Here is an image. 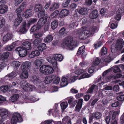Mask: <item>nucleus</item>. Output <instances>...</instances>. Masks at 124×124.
Masks as SVG:
<instances>
[{
	"label": "nucleus",
	"instance_id": "f257e3e1",
	"mask_svg": "<svg viewBox=\"0 0 124 124\" xmlns=\"http://www.w3.org/2000/svg\"><path fill=\"white\" fill-rule=\"evenodd\" d=\"M97 28L96 26H93L91 27L88 30L84 28H82L78 31L77 35L79 39H85L88 37H90Z\"/></svg>",
	"mask_w": 124,
	"mask_h": 124
},
{
	"label": "nucleus",
	"instance_id": "f03ea898",
	"mask_svg": "<svg viewBox=\"0 0 124 124\" xmlns=\"http://www.w3.org/2000/svg\"><path fill=\"white\" fill-rule=\"evenodd\" d=\"M62 45L63 46L67 47L71 50H73L75 46H77L76 42L73 41L72 37H70L65 38L63 40Z\"/></svg>",
	"mask_w": 124,
	"mask_h": 124
},
{
	"label": "nucleus",
	"instance_id": "7ed1b4c3",
	"mask_svg": "<svg viewBox=\"0 0 124 124\" xmlns=\"http://www.w3.org/2000/svg\"><path fill=\"white\" fill-rule=\"evenodd\" d=\"M105 75H104V76H103V75H102V76L103 77L102 78V79H101V76L98 79H96L97 82H99L101 80H102V82L101 83H99V85H101L103 84L104 83H105L106 82H109L110 81V80L111 79H112V80H114L113 81V83H114L115 84H116V76H108L107 78H106L105 76Z\"/></svg>",
	"mask_w": 124,
	"mask_h": 124
},
{
	"label": "nucleus",
	"instance_id": "20e7f679",
	"mask_svg": "<svg viewBox=\"0 0 124 124\" xmlns=\"http://www.w3.org/2000/svg\"><path fill=\"white\" fill-rule=\"evenodd\" d=\"M54 71L53 68L48 65H42L40 69V72L45 75L51 74Z\"/></svg>",
	"mask_w": 124,
	"mask_h": 124
},
{
	"label": "nucleus",
	"instance_id": "39448f33",
	"mask_svg": "<svg viewBox=\"0 0 124 124\" xmlns=\"http://www.w3.org/2000/svg\"><path fill=\"white\" fill-rule=\"evenodd\" d=\"M102 116V114L98 112H96L91 114L89 116V123L91 122L93 118H95L96 120L100 119Z\"/></svg>",
	"mask_w": 124,
	"mask_h": 124
},
{
	"label": "nucleus",
	"instance_id": "423d86ee",
	"mask_svg": "<svg viewBox=\"0 0 124 124\" xmlns=\"http://www.w3.org/2000/svg\"><path fill=\"white\" fill-rule=\"evenodd\" d=\"M22 119L20 114L16 113L14 115L12 118L11 122L13 124H16L17 122H21Z\"/></svg>",
	"mask_w": 124,
	"mask_h": 124
},
{
	"label": "nucleus",
	"instance_id": "0eeeda50",
	"mask_svg": "<svg viewBox=\"0 0 124 124\" xmlns=\"http://www.w3.org/2000/svg\"><path fill=\"white\" fill-rule=\"evenodd\" d=\"M108 42L109 43H110L111 42L113 43V44L111 46V49L113 56L115 57L116 52V40L114 38H113L112 40H109Z\"/></svg>",
	"mask_w": 124,
	"mask_h": 124
},
{
	"label": "nucleus",
	"instance_id": "6e6552de",
	"mask_svg": "<svg viewBox=\"0 0 124 124\" xmlns=\"http://www.w3.org/2000/svg\"><path fill=\"white\" fill-rule=\"evenodd\" d=\"M30 80L37 85H40L42 81L39 79V77L35 75H32L31 76L30 78Z\"/></svg>",
	"mask_w": 124,
	"mask_h": 124
},
{
	"label": "nucleus",
	"instance_id": "1a4fd4ad",
	"mask_svg": "<svg viewBox=\"0 0 124 124\" xmlns=\"http://www.w3.org/2000/svg\"><path fill=\"white\" fill-rule=\"evenodd\" d=\"M26 49L23 47H20L17 48L16 50L18 52L19 56L21 57H24L27 54Z\"/></svg>",
	"mask_w": 124,
	"mask_h": 124
},
{
	"label": "nucleus",
	"instance_id": "9d476101",
	"mask_svg": "<svg viewBox=\"0 0 124 124\" xmlns=\"http://www.w3.org/2000/svg\"><path fill=\"white\" fill-rule=\"evenodd\" d=\"M47 60L51 63L54 67L56 68L57 67V63L55 57L53 56H49L46 58Z\"/></svg>",
	"mask_w": 124,
	"mask_h": 124
},
{
	"label": "nucleus",
	"instance_id": "9b49d317",
	"mask_svg": "<svg viewBox=\"0 0 124 124\" xmlns=\"http://www.w3.org/2000/svg\"><path fill=\"white\" fill-rule=\"evenodd\" d=\"M8 112L5 109H2L0 110V115L1 118L4 120L8 117Z\"/></svg>",
	"mask_w": 124,
	"mask_h": 124
},
{
	"label": "nucleus",
	"instance_id": "f8f14e48",
	"mask_svg": "<svg viewBox=\"0 0 124 124\" xmlns=\"http://www.w3.org/2000/svg\"><path fill=\"white\" fill-rule=\"evenodd\" d=\"M47 16H45V17H42L37 22V25L40 26L41 28L47 22Z\"/></svg>",
	"mask_w": 124,
	"mask_h": 124
},
{
	"label": "nucleus",
	"instance_id": "ddd939ff",
	"mask_svg": "<svg viewBox=\"0 0 124 124\" xmlns=\"http://www.w3.org/2000/svg\"><path fill=\"white\" fill-rule=\"evenodd\" d=\"M83 101V100L82 99H80L78 100V102L75 108V110L79 112L82 107Z\"/></svg>",
	"mask_w": 124,
	"mask_h": 124
},
{
	"label": "nucleus",
	"instance_id": "4468645a",
	"mask_svg": "<svg viewBox=\"0 0 124 124\" xmlns=\"http://www.w3.org/2000/svg\"><path fill=\"white\" fill-rule=\"evenodd\" d=\"M4 3H3L2 5L0 6V13L3 14L7 12L8 9V7L5 5L6 2L5 1Z\"/></svg>",
	"mask_w": 124,
	"mask_h": 124
},
{
	"label": "nucleus",
	"instance_id": "2eb2a0df",
	"mask_svg": "<svg viewBox=\"0 0 124 124\" xmlns=\"http://www.w3.org/2000/svg\"><path fill=\"white\" fill-rule=\"evenodd\" d=\"M9 55V53L8 52H4L1 56H0V59L3 62H6Z\"/></svg>",
	"mask_w": 124,
	"mask_h": 124
},
{
	"label": "nucleus",
	"instance_id": "dca6fc26",
	"mask_svg": "<svg viewBox=\"0 0 124 124\" xmlns=\"http://www.w3.org/2000/svg\"><path fill=\"white\" fill-rule=\"evenodd\" d=\"M124 43V41L122 39H118L117 41V50L121 49L123 46Z\"/></svg>",
	"mask_w": 124,
	"mask_h": 124
},
{
	"label": "nucleus",
	"instance_id": "f3484780",
	"mask_svg": "<svg viewBox=\"0 0 124 124\" xmlns=\"http://www.w3.org/2000/svg\"><path fill=\"white\" fill-rule=\"evenodd\" d=\"M22 66L23 67V70L28 71L31 67V62L29 61L25 62L22 65Z\"/></svg>",
	"mask_w": 124,
	"mask_h": 124
},
{
	"label": "nucleus",
	"instance_id": "a211bd4d",
	"mask_svg": "<svg viewBox=\"0 0 124 124\" xmlns=\"http://www.w3.org/2000/svg\"><path fill=\"white\" fill-rule=\"evenodd\" d=\"M26 23L24 22L22 25L20 27V29L19 32L21 34H24L26 33L27 31V29L26 28Z\"/></svg>",
	"mask_w": 124,
	"mask_h": 124
},
{
	"label": "nucleus",
	"instance_id": "6ab92c4d",
	"mask_svg": "<svg viewBox=\"0 0 124 124\" xmlns=\"http://www.w3.org/2000/svg\"><path fill=\"white\" fill-rule=\"evenodd\" d=\"M55 77V76L54 75H51L50 76H47L45 78L44 82L46 84H48L50 83Z\"/></svg>",
	"mask_w": 124,
	"mask_h": 124
},
{
	"label": "nucleus",
	"instance_id": "aec40b11",
	"mask_svg": "<svg viewBox=\"0 0 124 124\" xmlns=\"http://www.w3.org/2000/svg\"><path fill=\"white\" fill-rule=\"evenodd\" d=\"M22 45L23 48L27 50H31L32 48L31 43L28 41L23 42Z\"/></svg>",
	"mask_w": 124,
	"mask_h": 124
},
{
	"label": "nucleus",
	"instance_id": "412c9836",
	"mask_svg": "<svg viewBox=\"0 0 124 124\" xmlns=\"http://www.w3.org/2000/svg\"><path fill=\"white\" fill-rule=\"evenodd\" d=\"M98 16V12L97 10L93 11L89 14V17L91 19H96Z\"/></svg>",
	"mask_w": 124,
	"mask_h": 124
},
{
	"label": "nucleus",
	"instance_id": "4be33fe9",
	"mask_svg": "<svg viewBox=\"0 0 124 124\" xmlns=\"http://www.w3.org/2000/svg\"><path fill=\"white\" fill-rule=\"evenodd\" d=\"M13 37V35L10 33H7L3 37V40L4 42H7L10 40Z\"/></svg>",
	"mask_w": 124,
	"mask_h": 124
},
{
	"label": "nucleus",
	"instance_id": "5701e85b",
	"mask_svg": "<svg viewBox=\"0 0 124 124\" xmlns=\"http://www.w3.org/2000/svg\"><path fill=\"white\" fill-rule=\"evenodd\" d=\"M44 60L41 59H36L34 63L37 68H38L43 63Z\"/></svg>",
	"mask_w": 124,
	"mask_h": 124
},
{
	"label": "nucleus",
	"instance_id": "b1692460",
	"mask_svg": "<svg viewBox=\"0 0 124 124\" xmlns=\"http://www.w3.org/2000/svg\"><path fill=\"white\" fill-rule=\"evenodd\" d=\"M22 18L21 16H17V17L15 19L14 21V24L15 27H17L21 22Z\"/></svg>",
	"mask_w": 124,
	"mask_h": 124
},
{
	"label": "nucleus",
	"instance_id": "393cba45",
	"mask_svg": "<svg viewBox=\"0 0 124 124\" xmlns=\"http://www.w3.org/2000/svg\"><path fill=\"white\" fill-rule=\"evenodd\" d=\"M110 71H113L115 73H116V66H114L111 68L105 71L103 74V76H104L106 74Z\"/></svg>",
	"mask_w": 124,
	"mask_h": 124
},
{
	"label": "nucleus",
	"instance_id": "a878e982",
	"mask_svg": "<svg viewBox=\"0 0 124 124\" xmlns=\"http://www.w3.org/2000/svg\"><path fill=\"white\" fill-rule=\"evenodd\" d=\"M67 78L65 77H62L61 79L60 83L61 86L62 87L66 86L68 84Z\"/></svg>",
	"mask_w": 124,
	"mask_h": 124
},
{
	"label": "nucleus",
	"instance_id": "bb28decb",
	"mask_svg": "<svg viewBox=\"0 0 124 124\" xmlns=\"http://www.w3.org/2000/svg\"><path fill=\"white\" fill-rule=\"evenodd\" d=\"M19 97V94H14L10 97L9 101L13 102H15L17 100Z\"/></svg>",
	"mask_w": 124,
	"mask_h": 124
},
{
	"label": "nucleus",
	"instance_id": "cd10ccee",
	"mask_svg": "<svg viewBox=\"0 0 124 124\" xmlns=\"http://www.w3.org/2000/svg\"><path fill=\"white\" fill-rule=\"evenodd\" d=\"M28 77V71L23 70L21 74L20 78L23 79H26Z\"/></svg>",
	"mask_w": 124,
	"mask_h": 124
},
{
	"label": "nucleus",
	"instance_id": "c85d7f7f",
	"mask_svg": "<svg viewBox=\"0 0 124 124\" xmlns=\"http://www.w3.org/2000/svg\"><path fill=\"white\" fill-rule=\"evenodd\" d=\"M40 54L39 52L37 50H36L33 51L30 53L29 55V57L30 58H33L35 56H37L39 55Z\"/></svg>",
	"mask_w": 124,
	"mask_h": 124
},
{
	"label": "nucleus",
	"instance_id": "c756f323",
	"mask_svg": "<svg viewBox=\"0 0 124 124\" xmlns=\"http://www.w3.org/2000/svg\"><path fill=\"white\" fill-rule=\"evenodd\" d=\"M42 8V5L39 3L36 4L34 7V10L36 12H38L41 10Z\"/></svg>",
	"mask_w": 124,
	"mask_h": 124
},
{
	"label": "nucleus",
	"instance_id": "7c9ffc66",
	"mask_svg": "<svg viewBox=\"0 0 124 124\" xmlns=\"http://www.w3.org/2000/svg\"><path fill=\"white\" fill-rule=\"evenodd\" d=\"M103 35H101L99 39H100L101 41H100L98 42L97 43H96L94 44V47L95 49H96L99 47L103 43L101 41L103 39Z\"/></svg>",
	"mask_w": 124,
	"mask_h": 124
},
{
	"label": "nucleus",
	"instance_id": "2f4dec72",
	"mask_svg": "<svg viewBox=\"0 0 124 124\" xmlns=\"http://www.w3.org/2000/svg\"><path fill=\"white\" fill-rule=\"evenodd\" d=\"M16 45V42H14L11 45L6 46L5 49L8 51H11L15 47Z\"/></svg>",
	"mask_w": 124,
	"mask_h": 124
},
{
	"label": "nucleus",
	"instance_id": "473e14b6",
	"mask_svg": "<svg viewBox=\"0 0 124 124\" xmlns=\"http://www.w3.org/2000/svg\"><path fill=\"white\" fill-rule=\"evenodd\" d=\"M69 13V11L67 9H64L61 11L60 12L61 18L67 16Z\"/></svg>",
	"mask_w": 124,
	"mask_h": 124
},
{
	"label": "nucleus",
	"instance_id": "72a5a7b5",
	"mask_svg": "<svg viewBox=\"0 0 124 124\" xmlns=\"http://www.w3.org/2000/svg\"><path fill=\"white\" fill-rule=\"evenodd\" d=\"M16 74L15 72H12L5 77V79L7 80H9V79H12L16 77Z\"/></svg>",
	"mask_w": 124,
	"mask_h": 124
},
{
	"label": "nucleus",
	"instance_id": "f704fd0d",
	"mask_svg": "<svg viewBox=\"0 0 124 124\" xmlns=\"http://www.w3.org/2000/svg\"><path fill=\"white\" fill-rule=\"evenodd\" d=\"M20 65V62L18 61H13L11 64L12 66L15 69H18Z\"/></svg>",
	"mask_w": 124,
	"mask_h": 124
},
{
	"label": "nucleus",
	"instance_id": "c9c22d12",
	"mask_svg": "<svg viewBox=\"0 0 124 124\" xmlns=\"http://www.w3.org/2000/svg\"><path fill=\"white\" fill-rule=\"evenodd\" d=\"M46 45L44 43H42L40 44L38 47V49L41 51L46 49Z\"/></svg>",
	"mask_w": 124,
	"mask_h": 124
},
{
	"label": "nucleus",
	"instance_id": "e433bc0d",
	"mask_svg": "<svg viewBox=\"0 0 124 124\" xmlns=\"http://www.w3.org/2000/svg\"><path fill=\"white\" fill-rule=\"evenodd\" d=\"M124 11V9L122 8H120L119 9L118 12L119 13V14L117 15V21H119L121 19V15L123 12Z\"/></svg>",
	"mask_w": 124,
	"mask_h": 124
},
{
	"label": "nucleus",
	"instance_id": "4c0bfd02",
	"mask_svg": "<svg viewBox=\"0 0 124 124\" xmlns=\"http://www.w3.org/2000/svg\"><path fill=\"white\" fill-rule=\"evenodd\" d=\"M32 11L29 10H26L23 14L24 16L26 18L31 16L32 14Z\"/></svg>",
	"mask_w": 124,
	"mask_h": 124
},
{
	"label": "nucleus",
	"instance_id": "58836bf2",
	"mask_svg": "<svg viewBox=\"0 0 124 124\" xmlns=\"http://www.w3.org/2000/svg\"><path fill=\"white\" fill-rule=\"evenodd\" d=\"M20 85L21 87L25 91L26 87L27 86V85H28V83L26 81L23 80L21 82Z\"/></svg>",
	"mask_w": 124,
	"mask_h": 124
},
{
	"label": "nucleus",
	"instance_id": "ea45409f",
	"mask_svg": "<svg viewBox=\"0 0 124 124\" xmlns=\"http://www.w3.org/2000/svg\"><path fill=\"white\" fill-rule=\"evenodd\" d=\"M37 20L38 19L35 18L30 19L28 21L27 25V26L29 27L31 25L36 22Z\"/></svg>",
	"mask_w": 124,
	"mask_h": 124
},
{
	"label": "nucleus",
	"instance_id": "a19ab883",
	"mask_svg": "<svg viewBox=\"0 0 124 124\" xmlns=\"http://www.w3.org/2000/svg\"><path fill=\"white\" fill-rule=\"evenodd\" d=\"M40 86L38 85H37L38 86V88L37 89V92L39 93H44L45 92L44 91V86L42 85V83H41V85H40Z\"/></svg>",
	"mask_w": 124,
	"mask_h": 124
},
{
	"label": "nucleus",
	"instance_id": "79ce46f5",
	"mask_svg": "<svg viewBox=\"0 0 124 124\" xmlns=\"http://www.w3.org/2000/svg\"><path fill=\"white\" fill-rule=\"evenodd\" d=\"M59 5L57 3H54L50 7V11H53L55 9H57Z\"/></svg>",
	"mask_w": 124,
	"mask_h": 124
},
{
	"label": "nucleus",
	"instance_id": "37998d69",
	"mask_svg": "<svg viewBox=\"0 0 124 124\" xmlns=\"http://www.w3.org/2000/svg\"><path fill=\"white\" fill-rule=\"evenodd\" d=\"M53 39L52 36L50 35H48L44 39V41L45 42H50Z\"/></svg>",
	"mask_w": 124,
	"mask_h": 124
},
{
	"label": "nucleus",
	"instance_id": "c03bdc74",
	"mask_svg": "<svg viewBox=\"0 0 124 124\" xmlns=\"http://www.w3.org/2000/svg\"><path fill=\"white\" fill-rule=\"evenodd\" d=\"M58 23L56 20H54L51 23V26L53 29H54L57 27Z\"/></svg>",
	"mask_w": 124,
	"mask_h": 124
},
{
	"label": "nucleus",
	"instance_id": "a18cd8bd",
	"mask_svg": "<svg viewBox=\"0 0 124 124\" xmlns=\"http://www.w3.org/2000/svg\"><path fill=\"white\" fill-rule=\"evenodd\" d=\"M41 38H39L33 40L32 41V42L34 46H36L41 42Z\"/></svg>",
	"mask_w": 124,
	"mask_h": 124
},
{
	"label": "nucleus",
	"instance_id": "49530a36",
	"mask_svg": "<svg viewBox=\"0 0 124 124\" xmlns=\"http://www.w3.org/2000/svg\"><path fill=\"white\" fill-rule=\"evenodd\" d=\"M28 85H27V86L25 89V91H30L35 89V87L33 85L28 83Z\"/></svg>",
	"mask_w": 124,
	"mask_h": 124
},
{
	"label": "nucleus",
	"instance_id": "de8ad7c7",
	"mask_svg": "<svg viewBox=\"0 0 124 124\" xmlns=\"http://www.w3.org/2000/svg\"><path fill=\"white\" fill-rule=\"evenodd\" d=\"M122 71H124V65L120 64L117 65V72H120Z\"/></svg>",
	"mask_w": 124,
	"mask_h": 124
},
{
	"label": "nucleus",
	"instance_id": "09e8293b",
	"mask_svg": "<svg viewBox=\"0 0 124 124\" xmlns=\"http://www.w3.org/2000/svg\"><path fill=\"white\" fill-rule=\"evenodd\" d=\"M54 56L55 57L57 60L61 61L63 59V56L61 54H54Z\"/></svg>",
	"mask_w": 124,
	"mask_h": 124
},
{
	"label": "nucleus",
	"instance_id": "8fccbe9b",
	"mask_svg": "<svg viewBox=\"0 0 124 124\" xmlns=\"http://www.w3.org/2000/svg\"><path fill=\"white\" fill-rule=\"evenodd\" d=\"M100 62V59L97 58H96L94 60L92 65L95 67V66L99 65Z\"/></svg>",
	"mask_w": 124,
	"mask_h": 124
},
{
	"label": "nucleus",
	"instance_id": "3c124183",
	"mask_svg": "<svg viewBox=\"0 0 124 124\" xmlns=\"http://www.w3.org/2000/svg\"><path fill=\"white\" fill-rule=\"evenodd\" d=\"M59 11L57 10H56L54 11L51 15V16L52 18H55L56 17L59 13Z\"/></svg>",
	"mask_w": 124,
	"mask_h": 124
},
{
	"label": "nucleus",
	"instance_id": "603ef678",
	"mask_svg": "<svg viewBox=\"0 0 124 124\" xmlns=\"http://www.w3.org/2000/svg\"><path fill=\"white\" fill-rule=\"evenodd\" d=\"M87 12V9L85 8H82L78 12L79 14L82 15H85L86 14Z\"/></svg>",
	"mask_w": 124,
	"mask_h": 124
},
{
	"label": "nucleus",
	"instance_id": "864d4df0",
	"mask_svg": "<svg viewBox=\"0 0 124 124\" xmlns=\"http://www.w3.org/2000/svg\"><path fill=\"white\" fill-rule=\"evenodd\" d=\"M40 28V26H39L37 24V25L33 26L32 27L30 31L31 32H33Z\"/></svg>",
	"mask_w": 124,
	"mask_h": 124
},
{
	"label": "nucleus",
	"instance_id": "5fc2aeb1",
	"mask_svg": "<svg viewBox=\"0 0 124 124\" xmlns=\"http://www.w3.org/2000/svg\"><path fill=\"white\" fill-rule=\"evenodd\" d=\"M107 52V50L105 47H103L101 49L100 54L101 56L104 55L106 54Z\"/></svg>",
	"mask_w": 124,
	"mask_h": 124
},
{
	"label": "nucleus",
	"instance_id": "6e6d98bb",
	"mask_svg": "<svg viewBox=\"0 0 124 124\" xmlns=\"http://www.w3.org/2000/svg\"><path fill=\"white\" fill-rule=\"evenodd\" d=\"M68 105L67 102H62L60 104V106L62 110H64L67 107Z\"/></svg>",
	"mask_w": 124,
	"mask_h": 124
},
{
	"label": "nucleus",
	"instance_id": "4d7b16f0",
	"mask_svg": "<svg viewBox=\"0 0 124 124\" xmlns=\"http://www.w3.org/2000/svg\"><path fill=\"white\" fill-rule=\"evenodd\" d=\"M85 48V46H83L80 47L77 52V55H80L84 51Z\"/></svg>",
	"mask_w": 124,
	"mask_h": 124
},
{
	"label": "nucleus",
	"instance_id": "13d9d810",
	"mask_svg": "<svg viewBox=\"0 0 124 124\" xmlns=\"http://www.w3.org/2000/svg\"><path fill=\"white\" fill-rule=\"evenodd\" d=\"M26 99H28L32 101V102H35L38 100V99L32 96H28Z\"/></svg>",
	"mask_w": 124,
	"mask_h": 124
},
{
	"label": "nucleus",
	"instance_id": "bf43d9fd",
	"mask_svg": "<svg viewBox=\"0 0 124 124\" xmlns=\"http://www.w3.org/2000/svg\"><path fill=\"white\" fill-rule=\"evenodd\" d=\"M85 72V70L83 69H79L77 70L76 69V71H75V73L78 75H79Z\"/></svg>",
	"mask_w": 124,
	"mask_h": 124
},
{
	"label": "nucleus",
	"instance_id": "052dcab7",
	"mask_svg": "<svg viewBox=\"0 0 124 124\" xmlns=\"http://www.w3.org/2000/svg\"><path fill=\"white\" fill-rule=\"evenodd\" d=\"M45 14V11L44 10L39 11L38 13V16L40 17L44 16Z\"/></svg>",
	"mask_w": 124,
	"mask_h": 124
},
{
	"label": "nucleus",
	"instance_id": "680f3d73",
	"mask_svg": "<svg viewBox=\"0 0 124 124\" xmlns=\"http://www.w3.org/2000/svg\"><path fill=\"white\" fill-rule=\"evenodd\" d=\"M98 87L96 85H93L91 87H90L88 89L87 91V93H89L92 92L93 90L95 88H97Z\"/></svg>",
	"mask_w": 124,
	"mask_h": 124
},
{
	"label": "nucleus",
	"instance_id": "e2e57ef3",
	"mask_svg": "<svg viewBox=\"0 0 124 124\" xmlns=\"http://www.w3.org/2000/svg\"><path fill=\"white\" fill-rule=\"evenodd\" d=\"M90 76L87 73H84L79 78V79L80 80L81 79L86 78L89 77Z\"/></svg>",
	"mask_w": 124,
	"mask_h": 124
},
{
	"label": "nucleus",
	"instance_id": "0e129e2a",
	"mask_svg": "<svg viewBox=\"0 0 124 124\" xmlns=\"http://www.w3.org/2000/svg\"><path fill=\"white\" fill-rule=\"evenodd\" d=\"M95 66L91 65V66L89 68L88 72L90 73H92L94 72V69H95Z\"/></svg>",
	"mask_w": 124,
	"mask_h": 124
},
{
	"label": "nucleus",
	"instance_id": "69168bd1",
	"mask_svg": "<svg viewBox=\"0 0 124 124\" xmlns=\"http://www.w3.org/2000/svg\"><path fill=\"white\" fill-rule=\"evenodd\" d=\"M23 11L21 10V8H19L16 10V12L17 13V16H21V13Z\"/></svg>",
	"mask_w": 124,
	"mask_h": 124
},
{
	"label": "nucleus",
	"instance_id": "338daca9",
	"mask_svg": "<svg viewBox=\"0 0 124 124\" xmlns=\"http://www.w3.org/2000/svg\"><path fill=\"white\" fill-rule=\"evenodd\" d=\"M27 5V4L26 2H24L19 6V7L21 9V10L23 11Z\"/></svg>",
	"mask_w": 124,
	"mask_h": 124
},
{
	"label": "nucleus",
	"instance_id": "774afa93",
	"mask_svg": "<svg viewBox=\"0 0 124 124\" xmlns=\"http://www.w3.org/2000/svg\"><path fill=\"white\" fill-rule=\"evenodd\" d=\"M5 23V19L4 18H2L0 22V27L2 28L4 26Z\"/></svg>",
	"mask_w": 124,
	"mask_h": 124
}]
</instances>
